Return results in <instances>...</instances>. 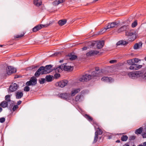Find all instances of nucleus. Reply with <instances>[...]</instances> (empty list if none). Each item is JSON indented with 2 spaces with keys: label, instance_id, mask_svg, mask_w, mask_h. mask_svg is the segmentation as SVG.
<instances>
[{
  "label": "nucleus",
  "instance_id": "obj_35",
  "mask_svg": "<svg viewBox=\"0 0 146 146\" xmlns=\"http://www.w3.org/2000/svg\"><path fill=\"white\" fill-rule=\"evenodd\" d=\"M46 81V79L44 78H41L39 80V83L41 84H44Z\"/></svg>",
  "mask_w": 146,
  "mask_h": 146
},
{
  "label": "nucleus",
  "instance_id": "obj_38",
  "mask_svg": "<svg viewBox=\"0 0 146 146\" xmlns=\"http://www.w3.org/2000/svg\"><path fill=\"white\" fill-rule=\"evenodd\" d=\"M137 25V21L136 20L135 21L132 23L131 26L133 28L136 27Z\"/></svg>",
  "mask_w": 146,
  "mask_h": 146
},
{
  "label": "nucleus",
  "instance_id": "obj_15",
  "mask_svg": "<svg viewBox=\"0 0 146 146\" xmlns=\"http://www.w3.org/2000/svg\"><path fill=\"white\" fill-rule=\"evenodd\" d=\"M96 46L97 49H100L102 48L104 44V41L103 40L100 41L98 42H96Z\"/></svg>",
  "mask_w": 146,
  "mask_h": 146
},
{
  "label": "nucleus",
  "instance_id": "obj_4",
  "mask_svg": "<svg viewBox=\"0 0 146 146\" xmlns=\"http://www.w3.org/2000/svg\"><path fill=\"white\" fill-rule=\"evenodd\" d=\"M119 23L116 22H113L111 23H109L106 27L104 28L103 29L101 30L100 32V34H102L104 33L107 29L115 27Z\"/></svg>",
  "mask_w": 146,
  "mask_h": 146
},
{
  "label": "nucleus",
  "instance_id": "obj_47",
  "mask_svg": "<svg viewBox=\"0 0 146 146\" xmlns=\"http://www.w3.org/2000/svg\"><path fill=\"white\" fill-rule=\"evenodd\" d=\"M36 67H35L34 66H32V67H30L28 68H27V70L34 69Z\"/></svg>",
  "mask_w": 146,
  "mask_h": 146
},
{
  "label": "nucleus",
  "instance_id": "obj_20",
  "mask_svg": "<svg viewBox=\"0 0 146 146\" xmlns=\"http://www.w3.org/2000/svg\"><path fill=\"white\" fill-rule=\"evenodd\" d=\"M128 43V42L127 41H125L124 40H121L118 41L116 43V45L119 46L120 45H125L127 44Z\"/></svg>",
  "mask_w": 146,
  "mask_h": 146
},
{
  "label": "nucleus",
  "instance_id": "obj_24",
  "mask_svg": "<svg viewBox=\"0 0 146 146\" xmlns=\"http://www.w3.org/2000/svg\"><path fill=\"white\" fill-rule=\"evenodd\" d=\"M53 76L50 75H47L45 77L46 81L48 82H51L52 80Z\"/></svg>",
  "mask_w": 146,
  "mask_h": 146
},
{
  "label": "nucleus",
  "instance_id": "obj_21",
  "mask_svg": "<svg viewBox=\"0 0 146 146\" xmlns=\"http://www.w3.org/2000/svg\"><path fill=\"white\" fill-rule=\"evenodd\" d=\"M142 43L141 42H139L135 44L133 46L134 49H137L139 48L142 46Z\"/></svg>",
  "mask_w": 146,
  "mask_h": 146
},
{
  "label": "nucleus",
  "instance_id": "obj_8",
  "mask_svg": "<svg viewBox=\"0 0 146 146\" xmlns=\"http://www.w3.org/2000/svg\"><path fill=\"white\" fill-rule=\"evenodd\" d=\"M92 79V76L91 75L86 74L82 76V77L80 78L79 80L82 82H87Z\"/></svg>",
  "mask_w": 146,
  "mask_h": 146
},
{
  "label": "nucleus",
  "instance_id": "obj_37",
  "mask_svg": "<svg viewBox=\"0 0 146 146\" xmlns=\"http://www.w3.org/2000/svg\"><path fill=\"white\" fill-rule=\"evenodd\" d=\"M26 85L28 86H34V85L33 84V83L31 81V80H30L29 81H27L26 84Z\"/></svg>",
  "mask_w": 146,
  "mask_h": 146
},
{
  "label": "nucleus",
  "instance_id": "obj_43",
  "mask_svg": "<svg viewBox=\"0 0 146 146\" xmlns=\"http://www.w3.org/2000/svg\"><path fill=\"white\" fill-rule=\"evenodd\" d=\"M135 136L134 135L131 136L129 137V139L130 141H131L135 139Z\"/></svg>",
  "mask_w": 146,
  "mask_h": 146
},
{
  "label": "nucleus",
  "instance_id": "obj_9",
  "mask_svg": "<svg viewBox=\"0 0 146 146\" xmlns=\"http://www.w3.org/2000/svg\"><path fill=\"white\" fill-rule=\"evenodd\" d=\"M68 83V81L64 80L56 82L55 84V86H59L61 88H63L67 85Z\"/></svg>",
  "mask_w": 146,
  "mask_h": 146
},
{
  "label": "nucleus",
  "instance_id": "obj_41",
  "mask_svg": "<svg viewBox=\"0 0 146 146\" xmlns=\"http://www.w3.org/2000/svg\"><path fill=\"white\" fill-rule=\"evenodd\" d=\"M60 76V74L59 73H56L54 75V78L55 79H58Z\"/></svg>",
  "mask_w": 146,
  "mask_h": 146
},
{
  "label": "nucleus",
  "instance_id": "obj_44",
  "mask_svg": "<svg viewBox=\"0 0 146 146\" xmlns=\"http://www.w3.org/2000/svg\"><path fill=\"white\" fill-rule=\"evenodd\" d=\"M5 120V118L4 117H2L0 118V122L1 123H3Z\"/></svg>",
  "mask_w": 146,
  "mask_h": 146
},
{
  "label": "nucleus",
  "instance_id": "obj_31",
  "mask_svg": "<svg viewBox=\"0 0 146 146\" xmlns=\"http://www.w3.org/2000/svg\"><path fill=\"white\" fill-rule=\"evenodd\" d=\"M84 117L90 121H92L93 120V118L88 115L85 114L84 115Z\"/></svg>",
  "mask_w": 146,
  "mask_h": 146
},
{
  "label": "nucleus",
  "instance_id": "obj_28",
  "mask_svg": "<svg viewBox=\"0 0 146 146\" xmlns=\"http://www.w3.org/2000/svg\"><path fill=\"white\" fill-rule=\"evenodd\" d=\"M53 70L55 71L56 72H59L61 70H62L61 65L59 66L58 67L56 68H54L53 69Z\"/></svg>",
  "mask_w": 146,
  "mask_h": 146
},
{
  "label": "nucleus",
  "instance_id": "obj_59",
  "mask_svg": "<svg viewBox=\"0 0 146 146\" xmlns=\"http://www.w3.org/2000/svg\"><path fill=\"white\" fill-rule=\"evenodd\" d=\"M99 0H94L93 1V2H95L98 1Z\"/></svg>",
  "mask_w": 146,
  "mask_h": 146
},
{
  "label": "nucleus",
  "instance_id": "obj_23",
  "mask_svg": "<svg viewBox=\"0 0 146 146\" xmlns=\"http://www.w3.org/2000/svg\"><path fill=\"white\" fill-rule=\"evenodd\" d=\"M112 78L104 76L101 78V80L106 82H110Z\"/></svg>",
  "mask_w": 146,
  "mask_h": 146
},
{
  "label": "nucleus",
  "instance_id": "obj_16",
  "mask_svg": "<svg viewBox=\"0 0 146 146\" xmlns=\"http://www.w3.org/2000/svg\"><path fill=\"white\" fill-rule=\"evenodd\" d=\"M80 90V88L74 89V90H72L71 93V96H73L75 95L76 94L79 92Z\"/></svg>",
  "mask_w": 146,
  "mask_h": 146
},
{
  "label": "nucleus",
  "instance_id": "obj_11",
  "mask_svg": "<svg viewBox=\"0 0 146 146\" xmlns=\"http://www.w3.org/2000/svg\"><path fill=\"white\" fill-rule=\"evenodd\" d=\"M66 63H64L61 65L62 69L66 71H70L73 70V68L71 66H66Z\"/></svg>",
  "mask_w": 146,
  "mask_h": 146
},
{
  "label": "nucleus",
  "instance_id": "obj_50",
  "mask_svg": "<svg viewBox=\"0 0 146 146\" xmlns=\"http://www.w3.org/2000/svg\"><path fill=\"white\" fill-rule=\"evenodd\" d=\"M95 69L96 70L95 71H96V72H97L99 73V68L98 67H96L95 68Z\"/></svg>",
  "mask_w": 146,
  "mask_h": 146
},
{
  "label": "nucleus",
  "instance_id": "obj_19",
  "mask_svg": "<svg viewBox=\"0 0 146 146\" xmlns=\"http://www.w3.org/2000/svg\"><path fill=\"white\" fill-rule=\"evenodd\" d=\"M68 56L70 57V60L71 61L75 60L77 58V56L76 55L73 54L72 53L68 54Z\"/></svg>",
  "mask_w": 146,
  "mask_h": 146
},
{
  "label": "nucleus",
  "instance_id": "obj_64",
  "mask_svg": "<svg viewBox=\"0 0 146 146\" xmlns=\"http://www.w3.org/2000/svg\"><path fill=\"white\" fill-rule=\"evenodd\" d=\"M145 60L146 61V57H145Z\"/></svg>",
  "mask_w": 146,
  "mask_h": 146
},
{
  "label": "nucleus",
  "instance_id": "obj_33",
  "mask_svg": "<svg viewBox=\"0 0 146 146\" xmlns=\"http://www.w3.org/2000/svg\"><path fill=\"white\" fill-rule=\"evenodd\" d=\"M128 137L126 135H123L121 138V139L122 141H126L128 139Z\"/></svg>",
  "mask_w": 146,
  "mask_h": 146
},
{
  "label": "nucleus",
  "instance_id": "obj_18",
  "mask_svg": "<svg viewBox=\"0 0 146 146\" xmlns=\"http://www.w3.org/2000/svg\"><path fill=\"white\" fill-rule=\"evenodd\" d=\"M43 68V67L39 68L37 70L35 74V76L36 77H38L40 74H41V72L42 71V68Z\"/></svg>",
  "mask_w": 146,
  "mask_h": 146
},
{
  "label": "nucleus",
  "instance_id": "obj_56",
  "mask_svg": "<svg viewBox=\"0 0 146 146\" xmlns=\"http://www.w3.org/2000/svg\"><path fill=\"white\" fill-rule=\"evenodd\" d=\"M116 142L117 143H119L120 142V140H118L116 141Z\"/></svg>",
  "mask_w": 146,
  "mask_h": 146
},
{
  "label": "nucleus",
  "instance_id": "obj_26",
  "mask_svg": "<svg viewBox=\"0 0 146 146\" xmlns=\"http://www.w3.org/2000/svg\"><path fill=\"white\" fill-rule=\"evenodd\" d=\"M33 83L34 86L37 83V79L34 76L32 77L30 80Z\"/></svg>",
  "mask_w": 146,
  "mask_h": 146
},
{
  "label": "nucleus",
  "instance_id": "obj_52",
  "mask_svg": "<svg viewBox=\"0 0 146 146\" xmlns=\"http://www.w3.org/2000/svg\"><path fill=\"white\" fill-rule=\"evenodd\" d=\"M87 49V47L85 46L83 48H82V49L83 50H86Z\"/></svg>",
  "mask_w": 146,
  "mask_h": 146
},
{
  "label": "nucleus",
  "instance_id": "obj_14",
  "mask_svg": "<svg viewBox=\"0 0 146 146\" xmlns=\"http://www.w3.org/2000/svg\"><path fill=\"white\" fill-rule=\"evenodd\" d=\"M129 27L128 25H124L121 27L118 30V32L120 33L122 31H126L129 29Z\"/></svg>",
  "mask_w": 146,
  "mask_h": 146
},
{
  "label": "nucleus",
  "instance_id": "obj_12",
  "mask_svg": "<svg viewBox=\"0 0 146 146\" xmlns=\"http://www.w3.org/2000/svg\"><path fill=\"white\" fill-rule=\"evenodd\" d=\"M17 88V84L16 83H13L10 86L9 90L10 92H13L16 91Z\"/></svg>",
  "mask_w": 146,
  "mask_h": 146
},
{
  "label": "nucleus",
  "instance_id": "obj_2",
  "mask_svg": "<svg viewBox=\"0 0 146 146\" xmlns=\"http://www.w3.org/2000/svg\"><path fill=\"white\" fill-rule=\"evenodd\" d=\"M133 61L132 59L127 60V63L131 65L129 67V69L133 70H137L139 69L142 67V65L133 64Z\"/></svg>",
  "mask_w": 146,
  "mask_h": 146
},
{
  "label": "nucleus",
  "instance_id": "obj_58",
  "mask_svg": "<svg viewBox=\"0 0 146 146\" xmlns=\"http://www.w3.org/2000/svg\"><path fill=\"white\" fill-rule=\"evenodd\" d=\"M2 108L1 107H0V113L2 111Z\"/></svg>",
  "mask_w": 146,
  "mask_h": 146
},
{
  "label": "nucleus",
  "instance_id": "obj_51",
  "mask_svg": "<svg viewBox=\"0 0 146 146\" xmlns=\"http://www.w3.org/2000/svg\"><path fill=\"white\" fill-rule=\"evenodd\" d=\"M58 1V3L59 4L62 3L63 2V0H57Z\"/></svg>",
  "mask_w": 146,
  "mask_h": 146
},
{
  "label": "nucleus",
  "instance_id": "obj_62",
  "mask_svg": "<svg viewBox=\"0 0 146 146\" xmlns=\"http://www.w3.org/2000/svg\"><path fill=\"white\" fill-rule=\"evenodd\" d=\"M137 146H143V145H141V144H140V145H138Z\"/></svg>",
  "mask_w": 146,
  "mask_h": 146
},
{
  "label": "nucleus",
  "instance_id": "obj_45",
  "mask_svg": "<svg viewBox=\"0 0 146 146\" xmlns=\"http://www.w3.org/2000/svg\"><path fill=\"white\" fill-rule=\"evenodd\" d=\"M53 4L54 6H57L58 5L59 3L57 0H56L53 2Z\"/></svg>",
  "mask_w": 146,
  "mask_h": 146
},
{
  "label": "nucleus",
  "instance_id": "obj_63",
  "mask_svg": "<svg viewBox=\"0 0 146 146\" xmlns=\"http://www.w3.org/2000/svg\"><path fill=\"white\" fill-rule=\"evenodd\" d=\"M3 46V45H0V46L1 47H2Z\"/></svg>",
  "mask_w": 146,
  "mask_h": 146
},
{
  "label": "nucleus",
  "instance_id": "obj_7",
  "mask_svg": "<svg viewBox=\"0 0 146 146\" xmlns=\"http://www.w3.org/2000/svg\"><path fill=\"white\" fill-rule=\"evenodd\" d=\"M16 72L15 68L11 66H8L6 68V73L5 74L4 76H7Z\"/></svg>",
  "mask_w": 146,
  "mask_h": 146
},
{
  "label": "nucleus",
  "instance_id": "obj_22",
  "mask_svg": "<svg viewBox=\"0 0 146 146\" xmlns=\"http://www.w3.org/2000/svg\"><path fill=\"white\" fill-rule=\"evenodd\" d=\"M8 103L7 102L4 101L1 102L0 104V106L3 108H5L7 107Z\"/></svg>",
  "mask_w": 146,
  "mask_h": 146
},
{
  "label": "nucleus",
  "instance_id": "obj_53",
  "mask_svg": "<svg viewBox=\"0 0 146 146\" xmlns=\"http://www.w3.org/2000/svg\"><path fill=\"white\" fill-rule=\"evenodd\" d=\"M143 138H146V133H144L142 135Z\"/></svg>",
  "mask_w": 146,
  "mask_h": 146
},
{
  "label": "nucleus",
  "instance_id": "obj_55",
  "mask_svg": "<svg viewBox=\"0 0 146 146\" xmlns=\"http://www.w3.org/2000/svg\"><path fill=\"white\" fill-rule=\"evenodd\" d=\"M143 146H146V141L145 142H144L143 143Z\"/></svg>",
  "mask_w": 146,
  "mask_h": 146
},
{
  "label": "nucleus",
  "instance_id": "obj_25",
  "mask_svg": "<svg viewBox=\"0 0 146 146\" xmlns=\"http://www.w3.org/2000/svg\"><path fill=\"white\" fill-rule=\"evenodd\" d=\"M100 74L98 73L96 71H94L92 72L91 74L92 79L97 76H99Z\"/></svg>",
  "mask_w": 146,
  "mask_h": 146
},
{
  "label": "nucleus",
  "instance_id": "obj_36",
  "mask_svg": "<svg viewBox=\"0 0 146 146\" xmlns=\"http://www.w3.org/2000/svg\"><path fill=\"white\" fill-rule=\"evenodd\" d=\"M133 60V64H136L135 63H137L140 60L137 58H135L132 59Z\"/></svg>",
  "mask_w": 146,
  "mask_h": 146
},
{
  "label": "nucleus",
  "instance_id": "obj_40",
  "mask_svg": "<svg viewBox=\"0 0 146 146\" xmlns=\"http://www.w3.org/2000/svg\"><path fill=\"white\" fill-rule=\"evenodd\" d=\"M25 34V33H23V34H21L20 35H15L14 36V37L15 38H17L21 37L23 36Z\"/></svg>",
  "mask_w": 146,
  "mask_h": 146
},
{
  "label": "nucleus",
  "instance_id": "obj_1",
  "mask_svg": "<svg viewBox=\"0 0 146 146\" xmlns=\"http://www.w3.org/2000/svg\"><path fill=\"white\" fill-rule=\"evenodd\" d=\"M142 73L141 71H137L135 72H132L129 73L128 75L129 78L135 79L138 78L142 75Z\"/></svg>",
  "mask_w": 146,
  "mask_h": 146
},
{
  "label": "nucleus",
  "instance_id": "obj_30",
  "mask_svg": "<svg viewBox=\"0 0 146 146\" xmlns=\"http://www.w3.org/2000/svg\"><path fill=\"white\" fill-rule=\"evenodd\" d=\"M143 130V128L142 127H140L135 131V133L137 134H140L142 133Z\"/></svg>",
  "mask_w": 146,
  "mask_h": 146
},
{
  "label": "nucleus",
  "instance_id": "obj_10",
  "mask_svg": "<svg viewBox=\"0 0 146 146\" xmlns=\"http://www.w3.org/2000/svg\"><path fill=\"white\" fill-rule=\"evenodd\" d=\"M49 24L44 25H37L33 28V31L34 32H36L41 29L42 28L47 27L48 26H49Z\"/></svg>",
  "mask_w": 146,
  "mask_h": 146
},
{
  "label": "nucleus",
  "instance_id": "obj_3",
  "mask_svg": "<svg viewBox=\"0 0 146 146\" xmlns=\"http://www.w3.org/2000/svg\"><path fill=\"white\" fill-rule=\"evenodd\" d=\"M52 65L50 64L46 65L45 66H41V67H43L42 68V71L41 72V74L49 73L52 72L53 70V69L52 68Z\"/></svg>",
  "mask_w": 146,
  "mask_h": 146
},
{
  "label": "nucleus",
  "instance_id": "obj_49",
  "mask_svg": "<svg viewBox=\"0 0 146 146\" xmlns=\"http://www.w3.org/2000/svg\"><path fill=\"white\" fill-rule=\"evenodd\" d=\"M117 61L115 60H112L110 61L109 62L110 63H114L116 62Z\"/></svg>",
  "mask_w": 146,
  "mask_h": 146
},
{
  "label": "nucleus",
  "instance_id": "obj_48",
  "mask_svg": "<svg viewBox=\"0 0 146 146\" xmlns=\"http://www.w3.org/2000/svg\"><path fill=\"white\" fill-rule=\"evenodd\" d=\"M96 44V42L95 41L91 43V44L90 45V47L94 46Z\"/></svg>",
  "mask_w": 146,
  "mask_h": 146
},
{
  "label": "nucleus",
  "instance_id": "obj_5",
  "mask_svg": "<svg viewBox=\"0 0 146 146\" xmlns=\"http://www.w3.org/2000/svg\"><path fill=\"white\" fill-rule=\"evenodd\" d=\"M103 133L102 130L99 128L98 127L95 133V136L92 143L94 144L97 142L98 139V135H101Z\"/></svg>",
  "mask_w": 146,
  "mask_h": 146
},
{
  "label": "nucleus",
  "instance_id": "obj_27",
  "mask_svg": "<svg viewBox=\"0 0 146 146\" xmlns=\"http://www.w3.org/2000/svg\"><path fill=\"white\" fill-rule=\"evenodd\" d=\"M34 3L36 6L39 7L41 5L42 2L40 0H34Z\"/></svg>",
  "mask_w": 146,
  "mask_h": 146
},
{
  "label": "nucleus",
  "instance_id": "obj_57",
  "mask_svg": "<svg viewBox=\"0 0 146 146\" xmlns=\"http://www.w3.org/2000/svg\"><path fill=\"white\" fill-rule=\"evenodd\" d=\"M144 78H146V72L144 74Z\"/></svg>",
  "mask_w": 146,
  "mask_h": 146
},
{
  "label": "nucleus",
  "instance_id": "obj_54",
  "mask_svg": "<svg viewBox=\"0 0 146 146\" xmlns=\"http://www.w3.org/2000/svg\"><path fill=\"white\" fill-rule=\"evenodd\" d=\"M21 100H19V101H18L17 102V104L18 105H20L21 103Z\"/></svg>",
  "mask_w": 146,
  "mask_h": 146
},
{
  "label": "nucleus",
  "instance_id": "obj_6",
  "mask_svg": "<svg viewBox=\"0 0 146 146\" xmlns=\"http://www.w3.org/2000/svg\"><path fill=\"white\" fill-rule=\"evenodd\" d=\"M59 98L64 100H67L71 99V95L69 93H61L58 94Z\"/></svg>",
  "mask_w": 146,
  "mask_h": 146
},
{
  "label": "nucleus",
  "instance_id": "obj_34",
  "mask_svg": "<svg viewBox=\"0 0 146 146\" xmlns=\"http://www.w3.org/2000/svg\"><path fill=\"white\" fill-rule=\"evenodd\" d=\"M125 35L126 36H135V34L132 32H126Z\"/></svg>",
  "mask_w": 146,
  "mask_h": 146
},
{
  "label": "nucleus",
  "instance_id": "obj_61",
  "mask_svg": "<svg viewBox=\"0 0 146 146\" xmlns=\"http://www.w3.org/2000/svg\"><path fill=\"white\" fill-rule=\"evenodd\" d=\"M59 53H54V55H57Z\"/></svg>",
  "mask_w": 146,
  "mask_h": 146
},
{
  "label": "nucleus",
  "instance_id": "obj_29",
  "mask_svg": "<svg viewBox=\"0 0 146 146\" xmlns=\"http://www.w3.org/2000/svg\"><path fill=\"white\" fill-rule=\"evenodd\" d=\"M66 22V19L64 20H60L58 21V23L60 26H62L65 25Z\"/></svg>",
  "mask_w": 146,
  "mask_h": 146
},
{
  "label": "nucleus",
  "instance_id": "obj_13",
  "mask_svg": "<svg viewBox=\"0 0 146 146\" xmlns=\"http://www.w3.org/2000/svg\"><path fill=\"white\" fill-rule=\"evenodd\" d=\"M99 52L98 50H91L87 52L86 54V55L88 56H94L98 54Z\"/></svg>",
  "mask_w": 146,
  "mask_h": 146
},
{
  "label": "nucleus",
  "instance_id": "obj_32",
  "mask_svg": "<svg viewBox=\"0 0 146 146\" xmlns=\"http://www.w3.org/2000/svg\"><path fill=\"white\" fill-rule=\"evenodd\" d=\"M5 99L6 101L9 103L11 101L10 99V96L9 95H7L5 96Z\"/></svg>",
  "mask_w": 146,
  "mask_h": 146
},
{
  "label": "nucleus",
  "instance_id": "obj_46",
  "mask_svg": "<svg viewBox=\"0 0 146 146\" xmlns=\"http://www.w3.org/2000/svg\"><path fill=\"white\" fill-rule=\"evenodd\" d=\"M18 107H19L17 105L14 106L12 109L13 111H15Z\"/></svg>",
  "mask_w": 146,
  "mask_h": 146
},
{
  "label": "nucleus",
  "instance_id": "obj_60",
  "mask_svg": "<svg viewBox=\"0 0 146 146\" xmlns=\"http://www.w3.org/2000/svg\"><path fill=\"white\" fill-rule=\"evenodd\" d=\"M63 60H60V62H63Z\"/></svg>",
  "mask_w": 146,
  "mask_h": 146
},
{
  "label": "nucleus",
  "instance_id": "obj_17",
  "mask_svg": "<svg viewBox=\"0 0 146 146\" xmlns=\"http://www.w3.org/2000/svg\"><path fill=\"white\" fill-rule=\"evenodd\" d=\"M23 94L22 92H17L16 93V98L17 99H20L23 96Z\"/></svg>",
  "mask_w": 146,
  "mask_h": 146
},
{
  "label": "nucleus",
  "instance_id": "obj_42",
  "mask_svg": "<svg viewBox=\"0 0 146 146\" xmlns=\"http://www.w3.org/2000/svg\"><path fill=\"white\" fill-rule=\"evenodd\" d=\"M30 88L28 86H27L24 88V90L26 92H28L29 91Z\"/></svg>",
  "mask_w": 146,
  "mask_h": 146
},
{
  "label": "nucleus",
  "instance_id": "obj_39",
  "mask_svg": "<svg viewBox=\"0 0 146 146\" xmlns=\"http://www.w3.org/2000/svg\"><path fill=\"white\" fill-rule=\"evenodd\" d=\"M82 96L81 95H78L76 97V102H79L80 99L81 98Z\"/></svg>",
  "mask_w": 146,
  "mask_h": 146
}]
</instances>
